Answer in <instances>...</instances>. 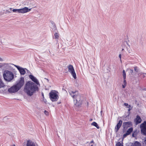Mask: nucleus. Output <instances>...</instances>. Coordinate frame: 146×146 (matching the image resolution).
Masks as SVG:
<instances>
[{
	"instance_id": "nucleus-1",
	"label": "nucleus",
	"mask_w": 146,
	"mask_h": 146,
	"mask_svg": "<svg viewBox=\"0 0 146 146\" xmlns=\"http://www.w3.org/2000/svg\"><path fill=\"white\" fill-rule=\"evenodd\" d=\"M37 85L31 81L27 82L25 86V92L28 96H31L36 91H38Z\"/></svg>"
},
{
	"instance_id": "nucleus-2",
	"label": "nucleus",
	"mask_w": 146,
	"mask_h": 146,
	"mask_svg": "<svg viewBox=\"0 0 146 146\" xmlns=\"http://www.w3.org/2000/svg\"><path fill=\"white\" fill-rule=\"evenodd\" d=\"M71 96L74 99V108H80L82 104L81 96L77 91L70 90L69 92Z\"/></svg>"
},
{
	"instance_id": "nucleus-3",
	"label": "nucleus",
	"mask_w": 146,
	"mask_h": 146,
	"mask_svg": "<svg viewBox=\"0 0 146 146\" xmlns=\"http://www.w3.org/2000/svg\"><path fill=\"white\" fill-rule=\"evenodd\" d=\"M3 76L4 79L8 82H10L14 77V75L12 72L8 70H5L4 71Z\"/></svg>"
},
{
	"instance_id": "nucleus-4",
	"label": "nucleus",
	"mask_w": 146,
	"mask_h": 146,
	"mask_svg": "<svg viewBox=\"0 0 146 146\" xmlns=\"http://www.w3.org/2000/svg\"><path fill=\"white\" fill-rule=\"evenodd\" d=\"M58 93L57 92L54 90H51L49 93V98L52 102L56 101L58 100L59 96Z\"/></svg>"
},
{
	"instance_id": "nucleus-5",
	"label": "nucleus",
	"mask_w": 146,
	"mask_h": 146,
	"mask_svg": "<svg viewBox=\"0 0 146 146\" xmlns=\"http://www.w3.org/2000/svg\"><path fill=\"white\" fill-rule=\"evenodd\" d=\"M31 9H29L28 7H25L23 8L20 9H14L12 11L14 13H24L30 11Z\"/></svg>"
},
{
	"instance_id": "nucleus-6",
	"label": "nucleus",
	"mask_w": 146,
	"mask_h": 146,
	"mask_svg": "<svg viewBox=\"0 0 146 146\" xmlns=\"http://www.w3.org/2000/svg\"><path fill=\"white\" fill-rule=\"evenodd\" d=\"M24 82V78L21 77L16 82V84L15 85L20 90L23 86Z\"/></svg>"
},
{
	"instance_id": "nucleus-7",
	"label": "nucleus",
	"mask_w": 146,
	"mask_h": 146,
	"mask_svg": "<svg viewBox=\"0 0 146 146\" xmlns=\"http://www.w3.org/2000/svg\"><path fill=\"white\" fill-rule=\"evenodd\" d=\"M68 71L70 72L73 77L76 79V73L72 65H69L68 66Z\"/></svg>"
},
{
	"instance_id": "nucleus-8",
	"label": "nucleus",
	"mask_w": 146,
	"mask_h": 146,
	"mask_svg": "<svg viewBox=\"0 0 146 146\" xmlns=\"http://www.w3.org/2000/svg\"><path fill=\"white\" fill-rule=\"evenodd\" d=\"M141 132L143 135L146 136V121H144L140 126Z\"/></svg>"
},
{
	"instance_id": "nucleus-9",
	"label": "nucleus",
	"mask_w": 146,
	"mask_h": 146,
	"mask_svg": "<svg viewBox=\"0 0 146 146\" xmlns=\"http://www.w3.org/2000/svg\"><path fill=\"white\" fill-rule=\"evenodd\" d=\"M132 125V123L131 121H129L127 122H124L123 123L122 127L123 130L125 131L129 127H130Z\"/></svg>"
},
{
	"instance_id": "nucleus-10",
	"label": "nucleus",
	"mask_w": 146,
	"mask_h": 146,
	"mask_svg": "<svg viewBox=\"0 0 146 146\" xmlns=\"http://www.w3.org/2000/svg\"><path fill=\"white\" fill-rule=\"evenodd\" d=\"M19 90L18 88L15 85L9 88L8 90V91L10 93H14L17 92Z\"/></svg>"
},
{
	"instance_id": "nucleus-11",
	"label": "nucleus",
	"mask_w": 146,
	"mask_h": 146,
	"mask_svg": "<svg viewBox=\"0 0 146 146\" xmlns=\"http://www.w3.org/2000/svg\"><path fill=\"white\" fill-rule=\"evenodd\" d=\"M13 65L15 66L16 67L17 69L19 70L21 75H24L26 73V71L25 69L19 66L14 65V64H12Z\"/></svg>"
},
{
	"instance_id": "nucleus-12",
	"label": "nucleus",
	"mask_w": 146,
	"mask_h": 146,
	"mask_svg": "<svg viewBox=\"0 0 146 146\" xmlns=\"http://www.w3.org/2000/svg\"><path fill=\"white\" fill-rule=\"evenodd\" d=\"M29 78L36 85H39V82L38 79L33 75L30 74L29 76Z\"/></svg>"
},
{
	"instance_id": "nucleus-13",
	"label": "nucleus",
	"mask_w": 146,
	"mask_h": 146,
	"mask_svg": "<svg viewBox=\"0 0 146 146\" xmlns=\"http://www.w3.org/2000/svg\"><path fill=\"white\" fill-rule=\"evenodd\" d=\"M122 121L121 120H120L119 122L117 123L116 125L115 128V132L118 131L119 130L122 125Z\"/></svg>"
},
{
	"instance_id": "nucleus-14",
	"label": "nucleus",
	"mask_w": 146,
	"mask_h": 146,
	"mask_svg": "<svg viewBox=\"0 0 146 146\" xmlns=\"http://www.w3.org/2000/svg\"><path fill=\"white\" fill-rule=\"evenodd\" d=\"M142 120L140 117L138 115H137L136 118L134 120V122L137 125L140 123L141 121Z\"/></svg>"
},
{
	"instance_id": "nucleus-15",
	"label": "nucleus",
	"mask_w": 146,
	"mask_h": 146,
	"mask_svg": "<svg viewBox=\"0 0 146 146\" xmlns=\"http://www.w3.org/2000/svg\"><path fill=\"white\" fill-rule=\"evenodd\" d=\"M10 64L8 63H2L3 67L5 69H11V66L10 65Z\"/></svg>"
},
{
	"instance_id": "nucleus-16",
	"label": "nucleus",
	"mask_w": 146,
	"mask_h": 146,
	"mask_svg": "<svg viewBox=\"0 0 146 146\" xmlns=\"http://www.w3.org/2000/svg\"><path fill=\"white\" fill-rule=\"evenodd\" d=\"M27 146H35V143L31 141H28L27 144Z\"/></svg>"
},
{
	"instance_id": "nucleus-17",
	"label": "nucleus",
	"mask_w": 146,
	"mask_h": 146,
	"mask_svg": "<svg viewBox=\"0 0 146 146\" xmlns=\"http://www.w3.org/2000/svg\"><path fill=\"white\" fill-rule=\"evenodd\" d=\"M132 146H141V144L139 142L136 141L132 143Z\"/></svg>"
},
{
	"instance_id": "nucleus-18",
	"label": "nucleus",
	"mask_w": 146,
	"mask_h": 146,
	"mask_svg": "<svg viewBox=\"0 0 146 146\" xmlns=\"http://www.w3.org/2000/svg\"><path fill=\"white\" fill-rule=\"evenodd\" d=\"M2 79L0 77V88H3L5 86L3 82Z\"/></svg>"
},
{
	"instance_id": "nucleus-19",
	"label": "nucleus",
	"mask_w": 146,
	"mask_h": 146,
	"mask_svg": "<svg viewBox=\"0 0 146 146\" xmlns=\"http://www.w3.org/2000/svg\"><path fill=\"white\" fill-rule=\"evenodd\" d=\"M133 128L132 127L130 128L127 131L126 133L129 135L133 131Z\"/></svg>"
},
{
	"instance_id": "nucleus-20",
	"label": "nucleus",
	"mask_w": 146,
	"mask_h": 146,
	"mask_svg": "<svg viewBox=\"0 0 146 146\" xmlns=\"http://www.w3.org/2000/svg\"><path fill=\"white\" fill-rule=\"evenodd\" d=\"M91 125L96 127L98 129H99L100 128L99 126L98 125L97 123L95 122H92L91 123Z\"/></svg>"
},
{
	"instance_id": "nucleus-21",
	"label": "nucleus",
	"mask_w": 146,
	"mask_h": 146,
	"mask_svg": "<svg viewBox=\"0 0 146 146\" xmlns=\"http://www.w3.org/2000/svg\"><path fill=\"white\" fill-rule=\"evenodd\" d=\"M59 34L58 33H55L54 35V38L55 39H58L59 38Z\"/></svg>"
},
{
	"instance_id": "nucleus-22",
	"label": "nucleus",
	"mask_w": 146,
	"mask_h": 146,
	"mask_svg": "<svg viewBox=\"0 0 146 146\" xmlns=\"http://www.w3.org/2000/svg\"><path fill=\"white\" fill-rule=\"evenodd\" d=\"M123 79H126V74L125 70H123Z\"/></svg>"
},
{
	"instance_id": "nucleus-23",
	"label": "nucleus",
	"mask_w": 146,
	"mask_h": 146,
	"mask_svg": "<svg viewBox=\"0 0 146 146\" xmlns=\"http://www.w3.org/2000/svg\"><path fill=\"white\" fill-rule=\"evenodd\" d=\"M137 131H134L133 133L132 134V137H136L137 136Z\"/></svg>"
},
{
	"instance_id": "nucleus-24",
	"label": "nucleus",
	"mask_w": 146,
	"mask_h": 146,
	"mask_svg": "<svg viewBox=\"0 0 146 146\" xmlns=\"http://www.w3.org/2000/svg\"><path fill=\"white\" fill-rule=\"evenodd\" d=\"M116 146H123V145L121 144L120 142H117L116 145Z\"/></svg>"
},
{
	"instance_id": "nucleus-25",
	"label": "nucleus",
	"mask_w": 146,
	"mask_h": 146,
	"mask_svg": "<svg viewBox=\"0 0 146 146\" xmlns=\"http://www.w3.org/2000/svg\"><path fill=\"white\" fill-rule=\"evenodd\" d=\"M134 70L135 72H137L138 71V67L137 66L134 67Z\"/></svg>"
},
{
	"instance_id": "nucleus-26",
	"label": "nucleus",
	"mask_w": 146,
	"mask_h": 146,
	"mask_svg": "<svg viewBox=\"0 0 146 146\" xmlns=\"http://www.w3.org/2000/svg\"><path fill=\"white\" fill-rule=\"evenodd\" d=\"M144 141L143 143V144L144 146H146V136L144 138Z\"/></svg>"
},
{
	"instance_id": "nucleus-27",
	"label": "nucleus",
	"mask_w": 146,
	"mask_h": 146,
	"mask_svg": "<svg viewBox=\"0 0 146 146\" xmlns=\"http://www.w3.org/2000/svg\"><path fill=\"white\" fill-rule=\"evenodd\" d=\"M131 107L130 105H129V107H127V108H129V109H128V112L129 114H130V111L131 110V109H130V107Z\"/></svg>"
},
{
	"instance_id": "nucleus-28",
	"label": "nucleus",
	"mask_w": 146,
	"mask_h": 146,
	"mask_svg": "<svg viewBox=\"0 0 146 146\" xmlns=\"http://www.w3.org/2000/svg\"><path fill=\"white\" fill-rule=\"evenodd\" d=\"M43 102L45 103L46 104L47 102V101L46 99H45L44 98H43Z\"/></svg>"
},
{
	"instance_id": "nucleus-29",
	"label": "nucleus",
	"mask_w": 146,
	"mask_h": 146,
	"mask_svg": "<svg viewBox=\"0 0 146 146\" xmlns=\"http://www.w3.org/2000/svg\"><path fill=\"white\" fill-rule=\"evenodd\" d=\"M128 135V134L126 133H125L123 135V138H125V137H126Z\"/></svg>"
},
{
	"instance_id": "nucleus-30",
	"label": "nucleus",
	"mask_w": 146,
	"mask_h": 146,
	"mask_svg": "<svg viewBox=\"0 0 146 146\" xmlns=\"http://www.w3.org/2000/svg\"><path fill=\"white\" fill-rule=\"evenodd\" d=\"M123 84H124L127 85V82L125 80V79H124Z\"/></svg>"
},
{
	"instance_id": "nucleus-31",
	"label": "nucleus",
	"mask_w": 146,
	"mask_h": 146,
	"mask_svg": "<svg viewBox=\"0 0 146 146\" xmlns=\"http://www.w3.org/2000/svg\"><path fill=\"white\" fill-rule=\"evenodd\" d=\"M44 113H45V114L46 115H47L48 114V112L46 111L45 110L44 111Z\"/></svg>"
},
{
	"instance_id": "nucleus-32",
	"label": "nucleus",
	"mask_w": 146,
	"mask_h": 146,
	"mask_svg": "<svg viewBox=\"0 0 146 146\" xmlns=\"http://www.w3.org/2000/svg\"><path fill=\"white\" fill-rule=\"evenodd\" d=\"M53 29H54V30H55L56 29V27L55 24L54 25L53 28Z\"/></svg>"
},
{
	"instance_id": "nucleus-33",
	"label": "nucleus",
	"mask_w": 146,
	"mask_h": 146,
	"mask_svg": "<svg viewBox=\"0 0 146 146\" xmlns=\"http://www.w3.org/2000/svg\"><path fill=\"white\" fill-rule=\"evenodd\" d=\"M133 70H132V69H130L129 70V72L131 74H132V73H133Z\"/></svg>"
},
{
	"instance_id": "nucleus-34",
	"label": "nucleus",
	"mask_w": 146,
	"mask_h": 146,
	"mask_svg": "<svg viewBox=\"0 0 146 146\" xmlns=\"http://www.w3.org/2000/svg\"><path fill=\"white\" fill-rule=\"evenodd\" d=\"M144 74V73H142V72H141V73H138V76H141V75H142V74Z\"/></svg>"
},
{
	"instance_id": "nucleus-35",
	"label": "nucleus",
	"mask_w": 146,
	"mask_h": 146,
	"mask_svg": "<svg viewBox=\"0 0 146 146\" xmlns=\"http://www.w3.org/2000/svg\"><path fill=\"white\" fill-rule=\"evenodd\" d=\"M126 86V85H125V84H123L122 85V87L123 88H124L125 87V86Z\"/></svg>"
},
{
	"instance_id": "nucleus-36",
	"label": "nucleus",
	"mask_w": 146,
	"mask_h": 146,
	"mask_svg": "<svg viewBox=\"0 0 146 146\" xmlns=\"http://www.w3.org/2000/svg\"><path fill=\"white\" fill-rule=\"evenodd\" d=\"M119 58H120V60H121V54H120L119 55Z\"/></svg>"
},
{
	"instance_id": "nucleus-37",
	"label": "nucleus",
	"mask_w": 146,
	"mask_h": 146,
	"mask_svg": "<svg viewBox=\"0 0 146 146\" xmlns=\"http://www.w3.org/2000/svg\"><path fill=\"white\" fill-rule=\"evenodd\" d=\"M124 104L125 106H128V104L127 103H125Z\"/></svg>"
},
{
	"instance_id": "nucleus-38",
	"label": "nucleus",
	"mask_w": 146,
	"mask_h": 146,
	"mask_svg": "<svg viewBox=\"0 0 146 146\" xmlns=\"http://www.w3.org/2000/svg\"><path fill=\"white\" fill-rule=\"evenodd\" d=\"M3 59L1 57H0V61L3 62Z\"/></svg>"
},
{
	"instance_id": "nucleus-39",
	"label": "nucleus",
	"mask_w": 146,
	"mask_h": 146,
	"mask_svg": "<svg viewBox=\"0 0 146 146\" xmlns=\"http://www.w3.org/2000/svg\"><path fill=\"white\" fill-rule=\"evenodd\" d=\"M3 67L2 63H0V68Z\"/></svg>"
},
{
	"instance_id": "nucleus-40",
	"label": "nucleus",
	"mask_w": 146,
	"mask_h": 146,
	"mask_svg": "<svg viewBox=\"0 0 146 146\" xmlns=\"http://www.w3.org/2000/svg\"><path fill=\"white\" fill-rule=\"evenodd\" d=\"M41 94H42V96L43 98H44V96L43 93V92H42L41 93Z\"/></svg>"
},
{
	"instance_id": "nucleus-41",
	"label": "nucleus",
	"mask_w": 146,
	"mask_h": 146,
	"mask_svg": "<svg viewBox=\"0 0 146 146\" xmlns=\"http://www.w3.org/2000/svg\"><path fill=\"white\" fill-rule=\"evenodd\" d=\"M90 143H94V141L93 140H92V141L90 142Z\"/></svg>"
},
{
	"instance_id": "nucleus-42",
	"label": "nucleus",
	"mask_w": 146,
	"mask_h": 146,
	"mask_svg": "<svg viewBox=\"0 0 146 146\" xmlns=\"http://www.w3.org/2000/svg\"><path fill=\"white\" fill-rule=\"evenodd\" d=\"M61 103V102H57V104H60Z\"/></svg>"
},
{
	"instance_id": "nucleus-43",
	"label": "nucleus",
	"mask_w": 146,
	"mask_h": 146,
	"mask_svg": "<svg viewBox=\"0 0 146 146\" xmlns=\"http://www.w3.org/2000/svg\"><path fill=\"white\" fill-rule=\"evenodd\" d=\"M126 146H132V143L131 144V145H127Z\"/></svg>"
},
{
	"instance_id": "nucleus-44",
	"label": "nucleus",
	"mask_w": 146,
	"mask_h": 146,
	"mask_svg": "<svg viewBox=\"0 0 146 146\" xmlns=\"http://www.w3.org/2000/svg\"><path fill=\"white\" fill-rule=\"evenodd\" d=\"M12 9V8H10L9 9H10V10L11 11Z\"/></svg>"
},
{
	"instance_id": "nucleus-45",
	"label": "nucleus",
	"mask_w": 146,
	"mask_h": 146,
	"mask_svg": "<svg viewBox=\"0 0 146 146\" xmlns=\"http://www.w3.org/2000/svg\"><path fill=\"white\" fill-rule=\"evenodd\" d=\"M145 77V75L143 76V78H144Z\"/></svg>"
},
{
	"instance_id": "nucleus-46",
	"label": "nucleus",
	"mask_w": 146,
	"mask_h": 146,
	"mask_svg": "<svg viewBox=\"0 0 146 146\" xmlns=\"http://www.w3.org/2000/svg\"><path fill=\"white\" fill-rule=\"evenodd\" d=\"M7 12H8V13H10V12H10V11H8V10H7Z\"/></svg>"
},
{
	"instance_id": "nucleus-47",
	"label": "nucleus",
	"mask_w": 146,
	"mask_h": 146,
	"mask_svg": "<svg viewBox=\"0 0 146 146\" xmlns=\"http://www.w3.org/2000/svg\"><path fill=\"white\" fill-rule=\"evenodd\" d=\"M124 50V49H123V48H122V50H121V51H123V50Z\"/></svg>"
},
{
	"instance_id": "nucleus-48",
	"label": "nucleus",
	"mask_w": 146,
	"mask_h": 146,
	"mask_svg": "<svg viewBox=\"0 0 146 146\" xmlns=\"http://www.w3.org/2000/svg\"><path fill=\"white\" fill-rule=\"evenodd\" d=\"M102 111H101V112H100L102 114Z\"/></svg>"
},
{
	"instance_id": "nucleus-49",
	"label": "nucleus",
	"mask_w": 146,
	"mask_h": 146,
	"mask_svg": "<svg viewBox=\"0 0 146 146\" xmlns=\"http://www.w3.org/2000/svg\"><path fill=\"white\" fill-rule=\"evenodd\" d=\"M92 119H90V121H92Z\"/></svg>"
},
{
	"instance_id": "nucleus-50",
	"label": "nucleus",
	"mask_w": 146,
	"mask_h": 146,
	"mask_svg": "<svg viewBox=\"0 0 146 146\" xmlns=\"http://www.w3.org/2000/svg\"><path fill=\"white\" fill-rule=\"evenodd\" d=\"M45 79H46V80H48H48L47 79H46V78H45Z\"/></svg>"
},
{
	"instance_id": "nucleus-51",
	"label": "nucleus",
	"mask_w": 146,
	"mask_h": 146,
	"mask_svg": "<svg viewBox=\"0 0 146 146\" xmlns=\"http://www.w3.org/2000/svg\"><path fill=\"white\" fill-rule=\"evenodd\" d=\"M90 146H93V145H92Z\"/></svg>"
}]
</instances>
